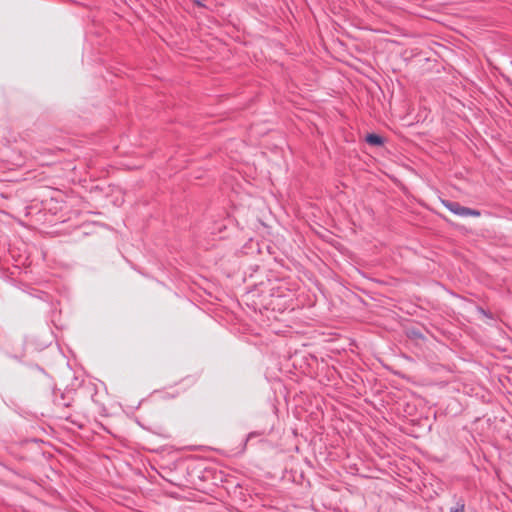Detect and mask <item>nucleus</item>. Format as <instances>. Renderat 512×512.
<instances>
[{"label": "nucleus", "instance_id": "nucleus-1", "mask_svg": "<svg viewBox=\"0 0 512 512\" xmlns=\"http://www.w3.org/2000/svg\"><path fill=\"white\" fill-rule=\"evenodd\" d=\"M442 204L453 214L461 216V217H479L481 212L476 209H472L469 207L462 206L459 202L450 201V200H442Z\"/></svg>", "mask_w": 512, "mask_h": 512}, {"label": "nucleus", "instance_id": "nucleus-2", "mask_svg": "<svg viewBox=\"0 0 512 512\" xmlns=\"http://www.w3.org/2000/svg\"><path fill=\"white\" fill-rule=\"evenodd\" d=\"M365 141L372 146H381L384 143L383 137L375 133L367 134L365 137Z\"/></svg>", "mask_w": 512, "mask_h": 512}, {"label": "nucleus", "instance_id": "nucleus-3", "mask_svg": "<svg viewBox=\"0 0 512 512\" xmlns=\"http://www.w3.org/2000/svg\"><path fill=\"white\" fill-rule=\"evenodd\" d=\"M451 512H464V506L453 508Z\"/></svg>", "mask_w": 512, "mask_h": 512}, {"label": "nucleus", "instance_id": "nucleus-4", "mask_svg": "<svg viewBox=\"0 0 512 512\" xmlns=\"http://www.w3.org/2000/svg\"><path fill=\"white\" fill-rule=\"evenodd\" d=\"M194 3L199 6V7H205V5L203 4L202 0H194Z\"/></svg>", "mask_w": 512, "mask_h": 512}, {"label": "nucleus", "instance_id": "nucleus-5", "mask_svg": "<svg viewBox=\"0 0 512 512\" xmlns=\"http://www.w3.org/2000/svg\"><path fill=\"white\" fill-rule=\"evenodd\" d=\"M256 435V433L252 432L250 433L248 436H247V439L246 441H249L252 437H254Z\"/></svg>", "mask_w": 512, "mask_h": 512}]
</instances>
